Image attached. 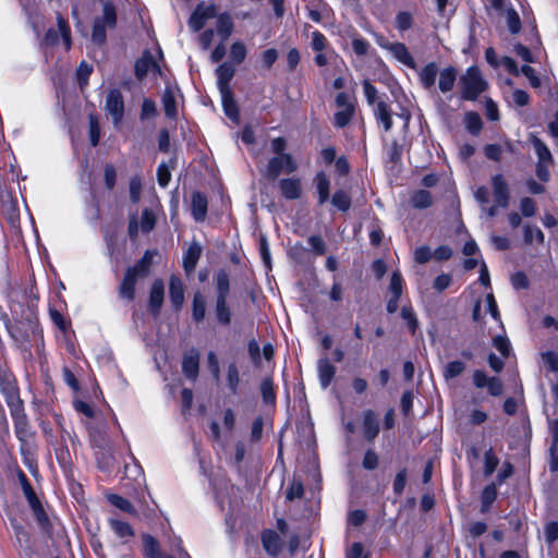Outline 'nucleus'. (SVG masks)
I'll return each instance as SVG.
<instances>
[{
  "mask_svg": "<svg viewBox=\"0 0 558 558\" xmlns=\"http://www.w3.org/2000/svg\"><path fill=\"white\" fill-rule=\"evenodd\" d=\"M217 298L228 299L230 291L229 275L225 270H219L216 275Z\"/></svg>",
  "mask_w": 558,
  "mask_h": 558,
  "instance_id": "nucleus-34",
  "label": "nucleus"
},
{
  "mask_svg": "<svg viewBox=\"0 0 558 558\" xmlns=\"http://www.w3.org/2000/svg\"><path fill=\"white\" fill-rule=\"evenodd\" d=\"M304 494V487L301 481L293 480L290 487L287 490L286 497L292 501L296 498H301Z\"/></svg>",
  "mask_w": 558,
  "mask_h": 558,
  "instance_id": "nucleus-58",
  "label": "nucleus"
},
{
  "mask_svg": "<svg viewBox=\"0 0 558 558\" xmlns=\"http://www.w3.org/2000/svg\"><path fill=\"white\" fill-rule=\"evenodd\" d=\"M0 391L3 393L12 415H19L23 410V402L20 398L15 380L10 374H0Z\"/></svg>",
  "mask_w": 558,
  "mask_h": 558,
  "instance_id": "nucleus-3",
  "label": "nucleus"
},
{
  "mask_svg": "<svg viewBox=\"0 0 558 558\" xmlns=\"http://www.w3.org/2000/svg\"><path fill=\"white\" fill-rule=\"evenodd\" d=\"M314 181H315L316 190L318 193V204L323 205L329 198L330 181H329L328 177L326 175V173H324V172H318L315 175Z\"/></svg>",
  "mask_w": 558,
  "mask_h": 558,
  "instance_id": "nucleus-27",
  "label": "nucleus"
},
{
  "mask_svg": "<svg viewBox=\"0 0 558 558\" xmlns=\"http://www.w3.org/2000/svg\"><path fill=\"white\" fill-rule=\"evenodd\" d=\"M438 88L441 93L450 92L457 81L458 71L454 66H447L439 71Z\"/></svg>",
  "mask_w": 558,
  "mask_h": 558,
  "instance_id": "nucleus-21",
  "label": "nucleus"
},
{
  "mask_svg": "<svg viewBox=\"0 0 558 558\" xmlns=\"http://www.w3.org/2000/svg\"><path fill=\"white\" fill-rule=\"evenodd\" d=\"M401 317L407 323L410 331L414 333L418 326V322L412 306H403L401 308Z\"/></svg>",
  "mask_w": 558,
  "mask_h": 558,
  "instance_id": "nucleus-47",
  "label": "nucleus"
},
{
  "mask_svg": "<svg viewBox=\"0 0 558 558\" xmlns=\"http://www.w3.org/2000/svg\"><path fill=\"white\" fill-rule=\"evenodd\" d=\"M105 109L110 114L112 122L118 128L124 116V100L119 89H110L106 97Z\"/></svg>",
  "mask_w": 558,
  "mask_h": 558,
  "instance_id": "nucleus-5",
  "label": "nucleus"
},
{
  "mask_svg": "<svg viewBox=\"0 0 558 558\" xmlns=\"http://www.w3.org/2000/svg\"><path fill=\"white\" fill-rule=\"evenodd\" d=\"M165 295V284L161 279H156L150 288L149 293V307L150 311L157 315L160 311V307L163 303Z\"/></svg>",
  "mask_w": 558,
  "mask_h": 558,
  "instance_id": "nucleus-13",
  "label": "nucleus"
},
{
  "mask_svg": "<svg viewBox=\"0 0 558 558\" xmlns=\"http://www.w3.org/2000/svg\"><path fill=\"white\" fill-rule=\"evenodd\" d=\"M57 26H58V29L49 28L46 32V34L41 40L43 46L52 47V46L57 45L59 43V36H61L64 47H65V50H70V48H71L70 28H69L66 21L60 14L57 15Z\"/></svg>",
  "mask_w": 558,
  "mask_h": 558,
  "instance_id": "nucleus-4",
  "label": "nucleus"
},
{
  "mask_svg": "<svg viewBox=\"0 0 558 558\" xmlns=\"http://www.w3.org/2000/svg\"><path fill=\"white\" fill-rule=\"evenodd\" d=\"M260 392L265 403H272L276 399L274 383L270 377H266L262 380Z\"/></svg>",
  "mask_w": 558,
  "mask_h": 558,
  "instance_id": "nucleus-45",
  "label": "nucleus"
},
{
  "mask_svg": "<svg viewBox=\"0 0 558 558\" xmlns=\"http://www.w3.org/2000/svg\"><path fill=\"white\" fill-rule=\"evenodd\" d=\"M531 142L537 155L538 161L554 162L553 155L547 145L536 136H532Z\"/></svg>",
  "mask_w": 558,
  "mask_h": 558,
  "instance_id": "nucleus-32",
  "label": "nucleus"
},
{
  "mask_svg": "<svg viewBox=\"0 0 558 558\" xmlns=\"http://www.w3.org/2000/svg\"><path fill=\"white\" fill-rule=\"evenodd\" d=\"M199 368V353L196 349L186 352L182 360V372L191 380H196Z\"/></svg>",
  "mask_w": 558,
  "mask_h": 558,
  "instance_id": "nucleus-10",
  "label": "nucleus"
},
{
  "mask_svg": "<svg viewBox=\"0 0 558 558\" xmlns=\"http://www.w3.org/2000/svg\"><path fill=\"white\" fill-rule=\"evenodd\" d=\"M108 523L114 534L121 538L123 543H128L135 535L132 526L128 522L122 521L117 517L109 518Z\"/></svg>",
  "mask_w": 558,
  "mask_h": 558,
  "instance_id": "nucleus-14",
  "label": "nucleus"
},
{
  "mask_svg": "<svg viewBox=\"0 0 558 558\" xmlns=\"http://www.w3.org/2000/svg\"><path fill=\"white\" fill-rule=\"evenodd\" d=\"M464 122L466 130L471 134L477 135L481 132L483 123L478 113L473 111L468 112L465 114Z\"/></svg>",
  "mask_w": 558,
  "mask_h": 558,
  "instance_id": "nucleus-39",
  "label": "nucleus"
},
{
  "mask_svg": "<svg viewBox=\"0 0 558 558\" xmlns=\"http://www.w3.org/2000/svg\"><path fill=\"white\" fill-rule=\"evenodd\" d=\"M545 240V235L543 231L535 226H525L524 227V241L525 243H533V241H536L539 244H543Z\"/></svg>",
  "mask_w": 558,
  "mask_h": 558,
  "instance_id": "nucleus-42",
  "label": "nucleus"
},
{
  "mask_svg": "<svg viewBox=\"0 0 558 558\" xmlns=\"http://www.w3.org/2000/svg\"><path fill=\"white\" fill-rule=\"evenodd\" d=\"M156 219L151 210L144 209L141 218V229L144 233L151 231L155 227Z\"/></svg>",
  "mask_w": 558,
  "mask_h": 558,
  "instance_id": "nucleus-55",
  "label": "nucleus"
},
{
  "mask_svg": "<svg viewBox=\"0 0 558 558\" xmlns=\"http://www.w3.org/2000/svg\"><path fill=\"white\" fill-rule=\"evenodd\" d=\"M317 371L320 386L326 389L335 377L336 367L327 359H320L317 363Z\"/></svg>",
  "mask_w": 558,
  "mask_h": 558,
  "instance_id": "nucleus-23",
  "label": "nucleus"
},
{
  "mask_svg": "<svg viewBox=\"0 0 558 558\" xmlns=\"http://www.w3.org/2000/svg\"><path fill=\"white\" fill-rule=\"evenodd\" d=\"M541 357L549 372H558V354L554 351L541 353Z\"/></svg>",
  "mask_w": 558,
  "mask_h": 558,
  "instance_id": "nucleus-52",
  "label": "nucleus"
},
{
  "mask_svg": "<svg viewBox=\"0 0 558 558\" xmlns=\"http://www.w3.org/2000/svg\"><path fill=\"white\" fill-rule=\"evenodd\" d=\"M37 331L36 322L32 318H27L26 323H19L11 330L12 336L16 341L21 343L29 340V336L35 335Z\"/></svg>",
  "mask_w": 558,
  "mask_h": 558,
  "instance_id": "nucleus-16",
  "label": "nucleus"
},
{
  "mask_svg": "<svg viewBox=\"0 0 558 558\" xmlns=\"http://www.w3.org/2000/svg\"><path fill=\"white\" fill-rule=\"evenodd\" d=\"M106 26L100 19L94 22L92 38L96 44H104L106 40Z\"/></svg>",
  "mask_w": 558,
  "mask_h": 558,
  "instance_id": "nucleus-54",
  "label": "nucleus"
},
{
  "mask_svg": "<svg viewBox=\"0 0 558 558\" xmlns=\"http://www.w3.org/2000/svg\"><path fill=\"white\" fill-rule=\"evenodd\" d=\"M411 204L414 208H427L432 205V195L426 190H420L412 195Z\"/></svg>",
  "mask_w": 558,
  "mask_h": 558,
  "instance_id": "nucleus-36",
  "label": "nucleus"
},
{
  "mask_svg": "<svg viewBox=\"0 0 558 558\" xmlns=\"http://www.w3.org/2000/svg\"><path fill=\"white\" fill-rule=\"evenodd\" d=\"M169 295L172 304L180 308L184 302V289L181 279L177 276H171L170 278Z\"/></svg>",
  "mask_w": 558,
  "mask_h": 558,
  "instance_id": "nucleus-25",
  "label": "nucleus"
},
{
  "mask_svg": "<svg viewBox=\"0 0 558 558\" xmlns=\"http://www.w3.org/2000/svg\"><path fill=\"white\" fill-rule=\"evenodd\" d=\"M331 204L341 211H347L351 206V198L347 192L339 190L336 191L331 197Z\"/></svg>",
  "mask_w": 558,
  "mask_h": 558,
  "instance_id": "nucleus-40",
  "label": "nucleus"
},
{
  "mask_svg": "<svg viewBox=\"0 0 558 558\" xmlns=\"http://www.w3.org/2000/svg\"><path fill=\"white\" fill-rule=\"evenodd\" d=\"M438 74V65L435 62H429L421 69L418 72V78L424 89H435V83Z\"/></svg>",
  "mask_w": 558,
  "mask_h": 558,
  "instance_id": "nucleus-12",
  "label": "nucleus"
},
{
  "mask_svg": "<svg viewBox=\"0 0 558 558\" xmlns=\"http://www.w3.org/2000/svg\"><path fill=\"white\" fill-rule=\"evenodd\" d=\"M363 90H364V95L366 97V100L368 102V105H372V106H376V104L379 101L377 99V89L376 87L368 81V80H365L363 82Z\"/></svg>",
  "mask_w": 558,
  "mask_h": 558,
  "instance_id": "nucleus-60",
  "label": "nucleus"
},
{
  "mask_svg": "<svg viewBox=\"0 0 558 558\" xmlns=\"http://www.w3.org/2000/svg\"><path fill=\"white\" fill-rule=\"evenodd\" d=\"M162 106H163L165 114L170 119H175L177 101H175L173 93L170 89H166L162 95Z\"/></svg>",
  "mask_w": 558,
  "mask_h": 558,
  "instance_id": "nucleus-35",
  "label": "nucleus"
},
{
  "mask_svg": "<svg viewBox=\"0 0 558 558\" xmlns=\"http://www.w3.org/2000/svg\"><path fill=\"white\" fill-rule=\"evenodd\" d=\"M389 290L392 295L400 298L403 290V279L399 271H393L391 275Z\"/></svg>",
  "mask_w": 558,
  "mask_h": 558,
  "instance_id": "nucleus-53",
  "label": "nucleus"
},
{
  "mask_svg": "<svg viewBox=\"0 0 558 558\" xmlns=\"http://www.w3.org/2000/svg\"><path fill=\"white\" fill-rule=\"evenodd\" d=\"M262 544L264 549L271 556H277L281 549L280 537L272 530H266L262 533Z\"/></svg>",
  "mask_w": 558,
  "mask_h": 558,
  "instance_id": "nucleus-22",
  "label": "nucleus"
},
{
  "mask_svg": "<svg viewBox=\"0 0 558 558\" xmlns=\"http://www.w3.org/2000/svg\"><path fill=\"white\" fill-rule=\"evenodd\" d=\"M105 185L108 190H112L117 181V170L112 163H106L104 168Z\"/></svg>",
  "mask_w": 558,
  "mask_h": 558,
  "instance_id": "nucleus-57",
  "label": "nucleus"
},
{
  "mask_svg": "<svg viewBox=\"0 0 558 558\" xmlns=\"http://www.w3.org/2000/svg\"><path fill=\"white\" fill-rule=\"evenodd\" d=\"M507 26L511 34H518L521 29V20L518 12L510 8L506 13Z\"/></svg>",
  "mask_w": 558,
  "mask_h": 558,
  "instance_id": "nucleus-48",
  "label": "nucleus"
},
{
  "mask_svg": "<svg viewBox=\"0 0 558 558\" xmlns=\"http://www.w3.org/2000/svg\"><path fill=\"white\" fill-rule=\"evenodd\" d=\"M142 192V180L135 175L130 180V198L133 203L140 202Z\"/></svg>",
  "mask_w": 558,
  "mask_h": 558,
  "instance_id": "nucleus-59",
  "label": "nucleus"
},
{
  "mask_svg": "<svg viewBox=\"0 0 558 558\" xmlns=\"http://www.w3.org/2000/svg\"><path fill=\"white\" fill-rule=\"evenodd\" d=\"M202 254V247L198 243H192L183 255V268L187 274L194 271Z\"/></svg>",
  "mask_w": 558,
  "mask_h": 558,
  "instance_id": "nucleus-24",
  "label": "nucleus"
},
{
  "mask_svg": "<svg viewBox=\"0 0 558 558\" xmlns=\"http://www.w3.org/2000/svg\"><path fill=\"white\" fill-rule=\"evenodd\" d=\"M490 182L496 205L501 208L508 207L510 194L508 184L502 174L493 175Z\"/></svg>",
  "mask_w": 558,
  "mask_h": 558,
  "instance_id": "nucleus-7",
  "label": "nucleus"
},
{
  "mask_svg": "<svg viewBox=\"0 0 558 558\" xmlns=\"http://www.w3.org/2000/svg\"><path fill=\"white\" fill-rule=\"evenodd\" d=\"M155 255L156 253L154 251L147 250L142 258L134 266L129 267L126 270L138 278L146 277L149 272Z\"/></svg>",
  "mask_w": 558,
  "mask_h": 558,
  "instance_id": "nucleus-18",
  "label": "nucleus"
},
{
  "mask_svg": "<svg viewBox=\"0 0 558 558\" xmlns=\"http://www.w3.org/2000/svg\"><path fill=\"white\" fill-rule=\"evenodd\" d=\"M170 179H171V173H170L168 166L166 163L159 165V167L157 169L158 184L162 187H166L169 184Z\"/></svg>",
  "mask_w": 558,
  "mask_h": 558,
  "instance_id": "nucleus-64",
  "label": "nucleus"
},
{
  "mask_svg": "<svg viewBox=\"0 0 558 558\" xmlns=\"http://www.w3.org/2000/svg\"><path fill=\"white\" fill-rule=\"evenodd\" d=\"M157 116V108L154 100L145 98L142 104L141 119H151Z\"/></svg>",
  "mask_w": 558,
  "mask_h": 558,
  "instance_id": "nucleus-56",
  "label": "nucleus"
},
{
  "mask_svg": "<svg viewBox=\"0 0 558 558\" xmlns=\"http://www.w3.org/2000/svg\"><path fill=\"white\" fill-rule=\"evenodd\" d=\"M353 114H354V108H343V109H339L336 113H335V117H333V124L339 128V129H342L344 126H347L350 121L352 120L353 118Z\"/></svg>",
  "mask_w": 558,
  "mask_h": 558,
  "instance_id": "nucleus-41",
  "label": "nucleus"
},
{
  "mask_svg": "<svg viewBox=\"0 0 558 558\" xmlns=\"http://www.w3.org/2000/svg\"><path fill=\"white\" fill-rule=\"evenodd\" d=\"M235 70L232 64L225 62L218 66L216 70L217 75V86L219 92L231 90L230 82L234 76Z\"/></svg>",
  "mask_w": 558,
  "mask_h": 558,
  "instance_id": "nucleus-17",
  "label": "nucleus"
},
{
  "mask_svg": "<svg viewBox=\"0 0 558 558\" xmlns=\"http://www.w3.org/2000/svg\"><path fill=\"white\" fill-rule=\"evenodd\" d=\"M108 500L110 501L111 505H113L114 507H117L118 509H120L126 513H130L132 515L137 514V511L134 508V506L128 499L123 498L122 496L111 494L108 496Z\"/></svg>",
  "mask_w": 558,
  "mask_h": 558,
  "instance_id": "nucleus-38",
  "label": "nucleus"
},
{
  "mask_svg": "<svg viewBox=\"0 0 558 558\" xmlns=\"http://www.w3.org/2000/svg\"><path fill=\"white\" fill-rule=\"evenodd\" d=\"M461 98L474 101L486 89L487 83L484 81L481 71L476 66H470L460 77Z\"/></svg>",
  "mask_w": 558,
  "mask_h": 558,
  "instance_id": "nucleus-2",
  "label": "nucleus"
},
{
  "mask_svg": "<svg viewBox=\"0 0 558 558\" xmlns=\"http://www.w3.org/2000/svg\"><path fill=\"white\" fill-rule=\"evenodd\" d=\"M362 428L364 437L368 441H374V439L378 436L380 430L379 422L373 410H366L363 413Z\"/></svg>",
  "mask_w": 558,
  "mask_h": 558,
  "instance_id": "nucleus-11",
  "label": "nucleus"
},
{
  "mask_svg": "<svg viewBox=\"0 0 558 558\" xmlns=\"http://www.w3.org/2000/svg\"><path fill=\"white\" fill-rule=\"evenodd\" d=\"M149 72L160 73V68L155 61L150 52H145L135 62V75L138 80H143Z\"/></svg>",
  "mask_w": 558,
  "mask_h": 558,
  "instance_id": "nucleus-9",
  "label": "nucleus"
},
{
  "mask_svg": "<svg viewBox=\"0 0 558 558\" xmlns=\"http://www.w3.org/2000/svg\"><path fill=\"white\" fill-rule=\"evenodd\" d=\"M138 279V277L125 270L124 277L118 290L120 298L128 301H133L135 298V287Z\"/></svg>",
  "mask_w": 558,
  "mask_h": 558,
  "instance_id": "nucleus-15",
  "label": "nucleus"
},
{
  "mask_svg": "<svg viewBox=\"0 0 558 558\" xmlns=\"http://www.w3.org/2000/svg\"><path fill=\"white\" fill-rule=\"evenodd\" d=\"M233 31V22L229 14H220L217 20V32L223 38L227 39Z\"/></svg>",
  "mask_w": 558,
  "mask_h": 558,
  "instance_id": "nucleus-37",
  "label": "nucleus"
},
{
  "mask_svg": "<svg viewBox=\"0 0 558 558\" xmlns=\"http://www.w3.org/2000/svg\"><path fill=\"white\" fill-rule=\"evenodd\" d=\"M216 14L217 9L215 4L205 5L204 3H201L192 13L189 20V26L192 31L198 32L204 27L206 21L215 17Z\"/></svg>",
  "mask_w": 558,
  "mask_h": 558,
  "instance_id": "nucleus-6",
  "label": "nucleus"
},
{
  "mask_svg": "<svg viewBox=\"0 0 558 558\" xmlns=\"http://www.w3.org/2000/svg\"><path fill=\"white\" fill-rule=\"evenodd\" d=\"M227 381H228V386H229L231 392L236 393L238 386L240 383V376H239L238 367L234 363H231L228 366Z\"/></svg>",
  "mask_w": 558,
  "mask_h": 558,
  "instance_id": "nucleus-49",
  "label": "nucleus"
},
{
  "mask_svg": "<svg viewBox=\"0 0 558 558\" xmlns=\"http://www.w3.org/2000/svg\"><path fill=\"white\" fill-rule=\"evenodd\" d=\"M207 198L201 192H194L192 194V216L196 221H204L207 215Z\"/></svg>",
  "mask_w": 558,
  "mask_h": 558,
  "instance_id": "nucleus-19",
  "label": "nucleus"
},
{
  "mask_svg": "<svg viewBox=\"0 0 558 558\" xmlns=\"http://www.w3.org/2000/svg\"><path fill=\"white\" fill-rule=\"evenodd\" d=\"M287 146L286 138L281 136L271 140L270 149L275 156L268 160L264 170H262V173L268 180L275 181L282 172L290 174L298 170L296 160L291 154L286 151Z\"/></svg>",
  "mask_w": 558,
  "mask_h": 558,
  "instance_id": "nucleus-1",
  "label": "nucleus"
},
{
  "mask_svg": "<svg viewBox=\"0 0 558 558\" xmlns=\"http://www.w3.org/2000/svg\"><path fill=\"white\" fill-rule=\"evenodd\" d=\"M206 301L201 292H196L193 298L192 317L195 322L199 323L205 318Z\"/></svg>",
  "mask_w": 558,
  "mask_h": 558,
  "instance_id": "nucleus-30",
  "label": "nucleus"
},
{
  "mask_svg": "<svg viewBox=\"0 0 558 558\" xmlns=\"http://www.w3.org/2000/svg\"><path fill=\"white\" fill-rule=\"evenodd\" d=\"M143 546H144V555L146 558H162L165 554H162L158 541L149 534H144L142 536Z\"/></svg>",
  "mask_w": 558,
  "mask_h": 558,
  "instance_id": "nucleus-28",
  "label": "nucleus"
},
{
  "mask_svg": "<svg viewBox=\"0 0 558 558\" xmlns=\"http://www.w3.org/2000/svg\"><path fill=\"white\" fill-rule=\"evenodd\" d=\"M378 454L374 450L368 449L364 454L362 465L364 469L372 471L378 466Z\"/></svg>",
  "mask_w": 558,
  "mask_h": 558,
  "instance_id": "nucleus-61",
  "label": "nucleus"
},
{
  "mask_svg": "<svg viewBox=\"0 0 558 558\" xmlns=\"http://www.w3.org/2000/svg\"><path fill=\"white\" fill-rule=\"evenodd\" d=\"M29 507L36 518L37 523L43 529H48L49 527V518H48L45 509L43 508L40 501L38 500L35 504H32V505H29Z\"/></svg>",
  "mask_w": 558,
  "mask_h": 558,
  "instance_id": "nucleus-46",
  "label": "nucleus"
},
{
  "mask_svg": "<svg viewBox=\"0 0 558 558\" xmlns=\"http://www.w3.org/2000/svg\"><path fill=\"white\" fill-rule=\"evenodd\" d=\"M389 52H391V54L404 65L411 69L415 68V61L404 44L393 43L389 47Z\"/></svg>",
  "mask_w": 558,
  "mask_h": 558,
  "instance_id": "nucleus-26",
  "label": "nucleus"
},
{
  "mask_svg": "<svg viewBox=\"0 0 558 558\" xmlns=\"http://www.w3.org/2000/svg\"><path fill=\"white\" fill-rule=\"evenodd\" d=\"M496 497H497V490H496L495 485H488L487 487L484 488V490L482 493V497H481V499H482L481 511L483 513L488 511L492 504L495 501Z\"/></svg>",
  "mask_w": 558,
  "mask_h": 558,
  "instance_id": "nucleus-43",
  "label": "nucleus"
},
{
  "mask_svg": "<svg viewBox=\"0 0 558 558\" xmlns=\"http://www.w3.org/2000/svg\"><path fill=\"white\" fill-rule=\"evenodd\" d=\"M374 116L379 124H381L385 132H389L392 128V117L389 106L379 100L374 107Z\"/></svg>",
  "mask_w": 558,
  "mask_h": 558,
  "instance_id": "nucleus-20",
  "label": "nucleus"
},
{
  "mask_svg": "<svg viewBox=\"0 0 558 558\" xmlns=\"http://www.w3.org/2000/svg\"><path fill=\"white\" fill-rule=\"evenodd\" d=\"M545 541L551 545L558 538V522L553 521L546 524L544 530Z\"/></svg>",
  "mask_w": 558,
  "mask_h": 558,
  "instance_id": "nucleus-63",
  "label": "nucleus"
},
{
  "mask_svg": "<svg viewBox=\"0 0 558 558\" xmlns=\"http://www.w3.org/2000/svg\"><path fill=\"white\" fill-rule=\"evenodd\" d=\"M499 463L498 458L492 449H488L484 454V472L485 475H492Z\"/></svg>",
  "mask_w": 558,
  "mask_h": 558,
  "instance_id": "nucleus-51",
  "label": "nucleus"
},
{
  "mask_svg": "<svg viewBox=\"0 0 558 558\" xmlns=\"http://www.w3.org/2000/svg\"><path fill=\"white\" fill-rule=\"evenodd\" d=\"M230 57L235 63H242L246 57L245 45L241 41L233 43L230 49Z\"/></svg>",
  "mask_w": 558,
  "mask_h": 558,
  "instance_id": "nucleus-50",
  "label": "nucleus"
},
{
  "mask_svg": "<svg viewBox=\"0 0 558 558\" xmlns=\"http://www.w3.org/2000/svg\"><path fill=\"white\" fill-rule=\"evenodd\" d=\"M216 316L221 325H229L231 322V311L227 304V299H216Z\"/></svg>",
  "mask_w": 558,
  "mask_h": 558,
  "instance_id": "nucleus-33",
  "label": "nucleus"
},
{
  "mask_svg": "<svg viewBox=\"0 0 558 558\" xmlns=\"http://www.w3.org/2000/svg\"><path fill=\"white\" fill-rule=\"evenodd\" d=\"M407 483V470H400L393 481L392 489L396 495H401L404 490Z\"/></svg>",
  "mask_w": 558,
  "mask_h": 558,
  "instance_id": "nucleus-62",
  "label": "nucleus"
},
{
  "mask_svg": "<svg viewBox=\"0 0 558 558\" xmlns=\"http://www.w3.org/2000/svg\"><path fill=\"white\" fill-rule=\"evenodd\" d=\"M281 195L289 201L298 199L302 195V182L299 178H284L278 181Z\"/></svg>",
  "mask_w": 558,
  "mask_h": 558,
  "instance_id": "nucleus-8",
  "label": "nucleus"
},
{
  "mask_svg": "<svg viewBox=\"0 0 558 558\" xmlns=\"http://www.w3.org/2000/svg\"><path fill=\"white\" fill-rule=\"evenodd\" d=\"M221 96V102L223 106V110L227 117H229L231 120H238L239 118V110L236 102L233 98V94L231 90L226 92H219Z\"/></svg>",
  "mask_w": 558,
  "mask_h": 558,
  "instance_id": "nucleus-29",
  "label": "nucleus"
},
{
  "mask_svg": "<svg viewBox=\"0 0 558 558\" xmlns=\"http://www.w3.org/2000/svg\"><path fill=\"white\" fill-rule=\"evenodd\" d=\"M107 27H114L117 24V13L111 2L104 3L102 17H99Z\"/></svg>",
  "mask_w": 558,
  "mask_h": 558,
  "instance_id": "nucleus-44",
  "label": "nucleus"
},
{
  "mask_svg": "<svg viewBox=\"0 0 558 558\" xmlns=\"http://www.w3.org/2000/svg\"><path fill=\"white\" fill-rule=\"evenodd\" d=\"M466 368L464 362L456 360L448 362L442 368V376L446 380H451L460 376Z\"/></svg>",
  "mask_w": 558,
  "mask_h": 558,
  "instance_id": "nucleus-31",
  "label": "nucleus"
}]
</instances>
